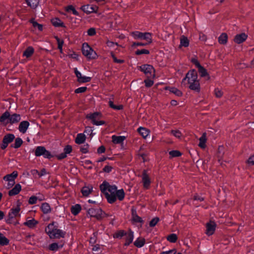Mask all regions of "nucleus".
<instances>
[{"label":"nucleus","instance_id":"dca6fc26","mask_svg":"<svg viewBox=\"0 0 254 254\" xmlns=\"http://www.w3.org/2000/svg\"><path fill=\"white\" fill-rule=\"evenodd\" d=\"M248 35L245 33L237 34L234 39V41L237 44H241L246 40Z\"/></svg>","mask_w":254,"mask_h":254},{"label":"nucleus","instance_id":"b1692460","mask_svg":"<svg viewBox=\"0 0 254 254\" xmlns=\"http://www.w3.org/2000/svg\"><path fill=\"white\" fill-rule=\"evenodd\" d=\"M86 139V136L83 133H78L77 134L75 139V142L78 144L83 143Z\"/></svg>","mask_w":254,"mask_h":254},{"label":"nucleus","instance_id":"412c9836","mask_svg":"<svg viewBox=\"0 0 254 254\" xmlns=\"http://www.w3.org/2000/svg\"><path fill=\"white\" fill-rule=\"evenodd\" d=\"M125 139L126 137L125 136H117L115 135L112 136V142L114 144H122Z\"/></svg>","mask_w":254,"mask_h":254},{"label":"nucleus","instance_id":"7ed1b4c3","mask_svg":"<svg viewBox=\"0 0 254 254\" xmlns=\"http://www.w3.org/2000/svg\"><path fill=\"white\" fill-rule=\"evenodd\" d=\"M88 214L91 217H95L97 220H101L105 217H108L109 214H106L100 208H91L88 210Z\"/></svg>","mask_w":254,"mask_h":254},{"label":"nucleus","instance_id":"69168bd1","mask_svg":"<svg viewBox=\"0 0 254 254\" xmlns=\"http://www.w3.org/2000/svg\"><path fill=\"white\" fill-rule=\"evenodd\" d=\"M191 62L195 64V65L198 68L200 67L201 65L199 64L198 60L195 58H193L191 60Z\"/></svg>","mask_w":254,"mask_h":254},{"label":"nucleus","instance_id":"9d476101","mask_svg":"<svg viewBox=\"0 0 254 254\" xmlns=\"http://www.w3.org/2000/svg\"><path fill=\"white\" fill-rule=\"evenodd\" d=\"M100 190H118L117 186L115 185H110L107 181H104L100 186ZM118 190H123V189Z\"/></svg>","mask_w":254,"mask_h":254},{"label":"nucleus","instance_id":"423d86ee","mask_svg":"<svg viewBox=\"0 0 254 254\" xmlns=\"http://www.w3.org/2000/svg\"><path fill=\"white\" fill-rule=\"evenodd\" d=\"M18 176V172L13 171L10 174H7L3 177V180L6 184V188L9 189L12 188L15 184V180Z\"/></svg>","mask_w":254,"mask_h":254},{"label":"nucleus","instance_id":"f03ea898","mask_svg":"<svg viewBox=\"0 0 254 254\" xmlns=\"http://www.w3.org/2000/svg\"><path fill=\"white\" fill-rule=\"evenodd\" d=\"M109 203H114L117 198L122 200L125 197L124 191H102Z\"/></svg>","mask_w":254,"mask_h":254},{"label":"nucleus","instance_id":"a18cd8bd","mask_svg":"<svg viewBox=\"0 0 254 254\" xmlns=\"http://www.w3.org/2000/svg\"><path fill=\"white\" fill-rule=\"evenodd\" d=\"M126 233H127L124 230H120L115 234L114 237L116 238H121L125 236Z\"/></svg>","mask_w":254,"mask_h":254},{"label":"nucleus","instance_id":"58836bf2","mask_svg":"<svg viewBox=\"0 0 254 254\" xmlns=\"http://www.w3.org/2000/svg\"><path fill=\"white\" fill-rule=\"evenodd\" d=\"M10 117V113L6 111L0 117V122L1 123H4L6 120H8V122L7 123H8Z\"/></svg>","mask_w":254,"mask_h":254},{"label":"nucleus","instance_id":"37998d69","mask_svg":"<svg viewBox=\"0 0 254 254\" xmlns=\"http://www.w3.org/2000/svg\"><path fill=\"white\" fill-rule=\"evenodd\" d=\"M169 90L171 93H173L179 97L181 96L183 94L182 92L180 90L178 89L175 87H171L170 88Z\"/></svg>","mask_w":254,"mask_h":254},{"label":"nucleus","instance_id":"de8ad7c7","mask_svg":"<svg viewBox=\"0 0 254 254\" xmlns=\"http://www.w3.org/2000/svg\"><path fill=\"white\" fill-rule=\"evenodd\" d=\"M56 39L58 43V49L60 50L61 53H62V47L64 44V41L63 40H61L58 37H56Z\"/></svg>","mask_w":254,"mask_h":254},{"label":"nucleus","instance_id":"f257e3e1","mask_svg":"<svg viewBox=\"0 0 254 254\" xmlns=\"http://www.w3.org/2000/svg\"><path fill=\"white\" fill-rule=\"evenodd\" d=\"M197 78L196 71L194 69L191 70L186 74L185 77L182 80V84H184L185 81L187 80L189 88L192 90L199 92L200 87Z\"/></svg>","mask_w":254,"mask_h":254},{"label":"nucleus","instance_id":"20e7f679","mask_svg":"<svg viewBox=\"0 0 254 254\" xmlns=\"http://www.w3.org/2000/svg\"><path fill=\"white\" fill-rule=\"evenodd\" d=\"M82 51L83 54L88 59H95L98 57L96 53L86 43L83 44Z\"/></svg>","mask_w":254,"mask_h":254},{"label":"nucleus","instance_id":"6ab92c4d","mask_svg":"<svg viewBox=\"0 0 254 254\" xmlns=\"http://www.w3.org/2000/svg\"><path fill=\"white\" fill-rule=\"evenodd\" d=\"M21 120V116L19 114H10L9 120L8 123L14 124L18 123Z\"/></svg>","mask_w":254,"mask_h":254},{"label":"nucleus","instance_id":"5701e85b","mask_svg":"<svg viewBox=\"0 0 254 254\" xmlns=\"http://www.w3.org/2000/svg\"><path fill=\"white\" fill-rule=\"evenodd\" d=\"M81 210V205L79 204H76L74 205H72L70 208V211L71 213L74 215H77Z\"/></svg>","mask_w":254,"mask_h":254},{"label":"nucleus","instance_id":"603ef678","mask_svg":"<svg viewBox=\"0 0 254 254\" xmlns=\"http://www.w3.org/2000/svg\"><path fill=\"white\" fill-rule=\"evenodd\" d=\"M171 133L174 136L178 138H181L182 135L181 131L178 130H172Z\"/></svg>","mask_w":254,"mask_h":254},{"label":"nucleus","instance_id":"2f4dec72","mask_svg":"<svg viewBox=\"0 0 254 254\" xmlns=\"http://www.w3.org/2000/svg\"><path fill=\"white\" fill-rule=\"evenodd\" d=\"M64 244L59 245L57 243H53L50 245L49 250L52 251H57L60 248H62L63 247Z\"/></svg>","mask_w":254,"mask_h":254},{"label":"nucleus","instance_id":"f3484780","mask_svg":"<svg viewBox=\"0 0 254 254\" xmlns=\"http://www.w3.org/2000/svg\"><path fill=\"white\" fill-rule=\"evenodd\" d=\"M142 181L143 184V187L145 189H148L149 186L150 184V181L149 177L147 175L145 171H144L142 176Z\"/></svg>","mask_w":254,"mask_h":254},{"label":"nucleus","instance_id":"864d4df0","mask_svg":"<svg viewBox=\"0 0 254 254\" xmlns=\"http://www.w3.org/2000/svg\"><path fill=\"white\" fill-rule=\"evenodd\" d=\"M37 200L38 198L37 197V196H32L29 198L28 203L30 204H34L37 203Z\"/></svg>","mask_w":254,"mask_h":254},{"label":"nucleus","instance_id":"4468645a","mask_svg":"<svg viewBox=\"0 0 254 254\" xmlns=\"http://www.w3.org/2000/svg\"><path fill=\"white\" fill-rule=\"evenodd\" d=\"M98 7L96 5L87 4L82 6V10L86 13H90L96 12L98 10Z\"/></svg>","mask_w":254,"mask_h":254},{"label":"nucleus","instance_id":"f704fd0d","mask_svg":"<svg viewBox=\"0 0 254 254\" xmlns=\"http://www.w3.org/2000/svg\"><path fill=\"white\" fill-rule=\"evenodd\" d=\"M9 242V240L3 234L0 233V245L1 246H6L8 245Z\"/></svg>","mask_w":254,"mask_h":254},{"label":"nucleus","instance_id":"79ce46f5","mask_svg":"<svg viewBox=\"0 0 254 254\" xmlns=\"http://www.w3.org/2000/svg\"><path fill=\"white\" fill-rule=\"evenodd\" d=\"M178 237L176 234H171L167 237V240L171 243H175Z\"/></svg>","mask_w":254,"mask_h":254},{"label":"nucleus","instance_id":"5fc2aeb1","mask_svg":"<svg viewBox=\"0 0 254 254\" xmlns=\"http://www.w3.org/2000/svg\"><path fill=\"white\" fill-rule=\"evenodd\" d=\"M214 94H215V96L216 97H217V98H220L223 95L222 91H221V90H220L219 88H215V90H214Z\"/></svg>","mask_w":254,"mask_h":254},{"label":"nucleus","instance_id":"2eb2a0df","mask_svg":"<svg viewBox=\"0 0 254 254\" xmlns=\"http://www.w3.org/2000/svg\"><path fill=\"white\" fill-rule=\"evenodd\" d=\"M65 232H64L63 230L57 229V227L55 229H54V231L51 235V237H50L51 239H59L60 238H64L65 235Z\"/></svg>","mask_w":254,"mask_h":254},{"label":"nucleus","instance_id":"c9c22d12","mask_svg":"<svg viewBox=\"0 0 254 254\" xmlns=\"http://www.w3.org/2000/svg\"><path fill=\"white\" fill-rule=\"evenodd\" d=\"M228 36L226 33H222L218 38V41L221 44H225L227 42Z\"/></svg>","mask_w":254,"mask_h":254},{"label":"nucleus","instance_id":"09e8293b","mask_svg":"<svg viewBox=\"0 0 254 254\" xmlns=\"http://www.w3.org/2000/svg\"><path fill=\"white\" fill-rule=\"evenodd\" d=\"M89 145L88 144H83L80 146V151L82 153H87L88 152Z\"/></svg>","mask_w":254,"mask_h":254},{"label":"nucleus","instance_id":"1a4fd4ad","mask_svg":"<svg viewBox=\"0 0 254 254\" xmlns=\"http://www.w3.org/2000/svg\"><path fill=\"white\" fill-rule=\"evenodd\" d=\"M20 210V208L19 205H17L15 208H11L8 213V218L6 220V223L8 224L11 223L12 219L19 215Z\"/></svg>","mask_w":254,"mask_h":254},{"label":"nucleus","instance_id":"f8f14e48","mask_svg":"<svg viewBox=\"0 0 254 254\" xmlns=\"http://www.w3.org/2000/svg\"><path fill=\"white\" fill-rule=\"evenodd\" d=\"M74 72L76 75V76L77 78V81L80 83H85L89 82L91 78L90 77L83 76L81 73L77 69V68H75Z\"/></svg>","mask_w":254,"mask_h":254},{"label":"nucleus","instance_id":"aec40b11","mask_svg":"<svg viewBox=\"0 0 254 254\" xmlns=\"http://www.w3.org/2000/svg\"><path fill=\"white\" fill-rule=\"evenodd\" d=\"M126 242L125 246H128L131 244L133 239V232L131 231H129L128 233H127L125 235Z\"/></svg>","mask_w":254,"mask_h":254},{"label":"nucleus","instance_id":"ddd939ff","mask_svg":"<svg viewBox=\"0 0 254 254\" xmlns=\"http://www.w3.org/2000/svg\"><path fill=\"white\" fill-rule=\"evenodd\" d=\"M100 115L99 113L96 112L93 114H90L87 116V118H89L92 120V123L93 125L96 126H100L104 125L105 124V122L103 121H98L96 120V118Z\"/></svg>","mask_w":254,"mask_h":254},{"label":"nucleus","instance_id":"bb28decb","mask_svg":"<svg viewBox=\"0 0 254 254\" xmlns=\"http://www.w3.org/2000/svg\"><path fill=\"white\" fill-rule=\"evenodd\" d=\"M137 130L139 134L144 138H146L150 133L149 130L145 127H139Z\"/></svg>","mask_w":254,"mask_h":254},{"label":"nucleus","instance_id":"393cba45","mask_svg":"<svg viewBox=\"0 0 254 254\" xmlns=\"http://www.w3.org/2000/svg\"><path fill=\"white\" fill-rule=\"evenodd\" d=\"M34 52V48L31 46H29L24 51L23 56L26 58H29L33 54Z\"/></svg>","mask_w":254,"mask_h":254},{"label":"nucleus","instance_id":"338daca9","mask_svg":"<svg viewBox=\"0 0 254 254\" xmlns=\"http://www.w3.org/2000/svg\"><path fill=\"white\" fill-rule=\"evenodd\" d=\"M66 156H67V154H65V152H64L63 153L58 154L57 156V157L58 159L61 160V159L66 158Z\"/></svg>","mask_w":254,"mask_h":254},{"label":"nucleus","instance_id":"c756f323","mask_svg":"<svg viewBox=\"0 0 254 254\" xmlns=\"http://www.w3.org/2000/svg\"><path fill=\"white\" fill-rule=\"evenodd\" d=\"M145 240L144 238H137L134 242V245L137 248H141L144 246Z\"/></svg>","mask_w":254,"mask_h":254},{"label":"nucleus","instance_id":"ea45409f","mask_svg":"<svg viewBox=\"0 0 254 254\" xmlns=\"http://www.w3.org/2000/svg\"><path fill=\"white\" fill-rule=\"evenodd\" d=\"M23 143V141L20 138H16L15 140L14 143L11 145V147L14 148H18L21 146Z\"/></svg>","mask_w":254,"mask_h":254},{"label":"nucleus","instance_id":"774afa93","mask_svg":"<svg viewBox=\"0 0 254 254\" xmlns=\"http://www.w3.org/2000/svg\"><path fill=\"white\" fill-rule=\"evenodd\" d=\"M173 252H176V249H173L168 251L162 252L160 254H173Z\"/></svg>","mask_w":254,"mask_h":254},{"label":"nucleus","instance_id":"cd10ccee","mask_svg":"<svg viewBox=\"0 0 254 254\" xmlns=\"http://www.w3.org/2000/svg\"><path fill=\"white\" fill-rule=\"evenodd\" d=\"M41 209L42 212L45 214H47L51 211V209L50 205L46 202L42 203Z\"/></svg>","mask_w":254,"mask_h":254},{"label":"nucleus","instance_id":"c03bdc74","mask_svg":"<svg viewBox=\"0 0 254 254\" xmlns=\"http://www.w3.org/2000/svg\"><path fill=\"white\" fill-rule=\"evenodd\" d=\"M30 23H31L34 27H37L39 30L42 31L43 30V25L41 24L37 23L36 21L34 20V19H31L30 21Z\"/></svg>","mask_w":254,"mask_h":254},{"label":"nucleus","instance_id":"473e14b6","mask_svg":"<svg viewBox=\"0 0 254 254\" xmlns=\"http://www.w3.org/2000/svg\"><path fill=\"white\" fill-rule=\"evenodd\" d=\"M199 146L201 148H204L205 147V142L206 141V133H203L202 136L199 138Z\"/></svg>","mask_w":254,"mask_h":254},{"label":"nucleus","instance_id":"a878e982","mask_svg":"<svg viewBox=\"0 0 254 254\" xmlns=\"http://www.w3.org/2000/svg\"><path fill=\"white\" fill-rule=\"evenodd\" d=\"M190 41L188 38L184 35L182 36L180 38V47H188L189 46Z\"/></svg>","mask_w":254,"mask_h":254},{"label":"nucleus","instance_id":"0e129e2a","mask_svg":"<svg viewBox=\"0 0 254 254\" xmlns=\"http://www.w3.org/2000/svg\"><path fill=\"white\" fill-rule=\"evenodd\" d=\"M67 11L71 10V11H72L73 14H74V15H78L77 11L75 10V9L72 5L68 6L67 8Z\"/></svg>","mask_w":254,"mask_h":254},{"label":"nucleus","instance_id":"c85d7f7f","mask_svg":"<svg viewBox=\"0 0 254 254\" xmlns=\"http://www.w3.org/2000/svg\"><path fill=\"white\" fill-rule=\"evenodd\" d=\"M38 223V222L36 221L34 219H32L29 220H27L26 222H25L24 224L25 226H27L29 228H34L37 224Z\"/></svg>","mask_w":254,"mask_h":254},{"label":"nucleus","instance_id":"4d7b16f0","mask_svg":"<svg viewBox=\"0 0 254 254\" xmlns=\"http://www.w3.org/2000/svg\"><path fill=\"white\" fill-rule=\"evenodd\" d=\"M132 219L133 221L135 223H142L143 222V220H142V219L140 217L138 216V215L132 217Z\"/></svg>","mask_w":254,"mask_h":254},{"label":"nucleus","instance_id":"7c9ffc66","mask_svg":"<svg viewBox=\"0 0 254 254\" xmlns=\"http://www.w3.org/2000/svg\"><path fill=\"white\" fill-rule=\"evenodd\" d=\"M26 3L28 6L32 8H36L39 4V0H26Z\"/></svg>","mask_w":254,"mask_h":254},{"label":"nucleus","instance_id":"0eeeda50","mask_svg":"<svg viewBox=\"0 0 254 254\" xmlns=\"http://www.w3.org/2000/svg\"><path fill=\"white\" fill-rule=\"evenodd\" d=\"M140 69L144 72L147 78H154L155 77V69L151 65H142L140 66Z\"/></svg>","mask_w":254,"mask_h":254},{"label":"nucleus","instance_id":"e433bc0d","mask_svg":"<svg viewBox=\"0 0 254 254\" xmlns=\"http://www.w3.org/2000/svg\"><path fill=\"white\" fill-rule=\"evenodd\" d=\"M14 138V134H8L4 136L2 140L5 141L6 143H9L13 140Z\"/></svg>","mask_w":254,"mask_h":254},{"label":"nucleus","instance_id":"72a5a7b5","mask_svg":"<svg viewBox=\"0 0 254 254\" xmlns=\"http://www.w3.org/2000/svg\"><path fill=\"white\" fill-rule=\"evenodd\" d=\"M51 21L55 27H64V23L58 18H53Z\"/></svg>","mask_w":254,"mask_h":254},{"label":"nucleus","instance_id":"9b49d317","mask_svg":"<svg viewBox=\"0 0 254 254\" xmlns=\"http://www.w3.org/2000/svg\"><path fill=\"white\" fill-rule=\"evenodd\" d=\"M216 224L215 222L210 221L206 224V232L205 233L208 236L212 235L215 232Z\"/></svg>","mask_w":254,"mask_h":254},{"label":"nucleus","instance_id":"6e6d98bb","mask_svg":"<svg viewBox=\"0 0 254 254\" xmlns=\"http://www.w3.org/2000/svg\"><path fill=\"white\" fill-rule=\"evenodd\" d=\"M150 78H147V79L144 80L145 86L147 87H151L154 83L153 81Z\"/></svg>","mask_w":254,"mask_h":254},{"label":"nucleus","instance_id":"a211bd4d","mask_svg":"<svg viewBox=\"0 0 254 254\" xmlns=\"http://www.w3.org/2000/svg\"><path fill=\"white\" fill-rule=\"evenodd\" d=\"M29 125L30 124L28 121H24L21 122L18 127L19 131L22 133H25L26 132Z\"/></svg>","mask_w":254,"mask_h":254},{"label":"nucleus","instance_id":"680f3d73","mask_svg":"<svg viewBox=\"0 0 254 254\" xmlns=\"http://www.w3.org/2000/svg\"><path fill=\"white\" fill-rule=\"evenodd\" d=\"M247 163L249 165H254V154L251 156L247 160Z\"/></svg>","mask_w":254,"mask_h":254},{"label":"nucleus","instance_id":"4c0bfd02","mask_svg":"<svg viewBox=\"0 0 254 254\" xmlns=\"http://www.w3.org/2000/svg\"><path fill=\"white\" fill-rule=\"evenodd\" d=\"M198 72L201 77L207 76V79H209L210 77L208 74L207 70L202 66L198 68Z\"/></svg>","mask_w":254,"mask_h":254},{"label":"nucleus","instance_id":"bf43d9fd","mask_svg":"<svg viewBox=\"0 0 254 254\" xmlns=\"http://www.w3.org/2000/svg\"><path fill=\"white\" fill-rule=\"evenodd\" d=\"M87 32L88 36H92L96 34V30L94 28H90Z\"/></svg>","mask_w":254,"mask_h":254},{"label":"nucleus","instance_id":"4be33fe9","mask_svg":"<svg viewBox=\"0 0 254 254\" xmlns=\"http://www.w3.org/2000/svg\"><path fill=\"white\" fill-rule=\"evenodd\" d=\"M55 222H52L49 224L48 226L45 228V231L46 233L49 235V237H51V235L53 234L54 229H56L57 226H55Z\"/></svg>","mask_w":254,"mask_h":254},{"label":"nucleus","instance_id":"a19ab883","mask_svg":"<svg viewBox=\"0 0 254 254\" xmlns=\"http://www.w3.org/2000/svg\"><path fill=\"white\" fill-rule=\"evenodd\" d=\"M109 105L111 108H112L114 110H121L123 109V105H115L114 104L113 102L111 100H109Z\"/></svg>","mask_w":254,"mask_h":254},{"label":"nucleus","instance_id":"6e6552de","mask_svg":"<svg viewBox=\"0 0 254 254\" xmlns=\"http://www.w3.org/2000/svg\"><path fill=\"white\" fill-rule=\"evenodd\" d=\"M35 155L36 156H43L46 158H51L52 157L51 153L43 146L37 147L35 151Z\"/></svg>","mask_w":254,"mask_h":254},{"label":"nucleus","instance_id":"e2e57ef3","mask_svg":"<svg viewBox=\"0 0 254 254\" xmlns=\"http://www.w3.org/2000/svg\"><path fill=\"white\" fill-rule=\"evenodd\" d=\"M64 152L65 154H69L72 151V147L70 145H66L64 149Z\"/></svg>","mask_w":254,"mask_h":254},{"label":"nucleus","instance_id":"49530a36","mask_svg":"<svg viewBox=\"0 0 254 254\" xmlns=\"http://www.w3.org/2000/svg\"><path fill=\"white\" fill-rule=\"evenodd\" d=\"M169 154L172 157H176L181 156L182 153L178 150H173L169 152Z\"/></svg>","mask_w":254,"mask_h":254},{"label":"nucleus","instance_id":"39448f33","mask_svg":"<svg viewBox=\"0 0 254 254\" xmlns=\"http://www.w3.org/2000/svg\"><path fill=\"white\" fill-rule=\"evenodd\" d=\"M131 35L135 39H143L146 40L149 44L151 43L152 41L151 34L149 32L142 33L136 31L131 32Z\"/></svg>","mask_w":254,"mask_h":254},{"label":"nucleus","instance_id":"3c124183","mask_svg":"<svg viewBox=\"0 0 254 254\" xmlns=\"http://www.w3.org/2000/svg\"><path fill=\"white\" fill-rule=\"evenodd\" d=\"M149 51L146 49L138 50L135 52V54L137 55H140L142 54L148 55L149 54Z\"/></svg>","mask_w":254,"mask_h":254},{"label":"nucleus","instance_id":"8fccbe9b","mask_svg":"<svg viewBox=\"0 0 254 254\" xmlns=\"http://www.w3.org/2000/svg\"><path fill=\"white\" fill-rule=\"evenodd\" d=\"M159 218L157 217H156L154 218H153L149 223V226L150 227H154L157 223L159 222Z\"/></svg>","mask_w":254,"mask_h":254},{"label":"nucleus","instance_id":"052dcab7","mask_svg":"<svg viewBox=\"0 0 254 254\" xmlns=\"http://www.w3.org/2000/svg\"><path fill=\"white\" fill-rule=\"evenodd\" d=\"M86 90H87L86 87H79V88H77L76 89H75V92L76 93H83L85 91H86Z\"/></svg>","mask_w":254,"mask_h":254},{"label":"nucleus","instance_id":"13d9d810","mask_svg":"<svg viewBox=\"0 0 254 254\" xmlns=\"http://www.w3.org/2000/svg\"><path fill=\"white\" fill-rule=\"evenodd\" d=\"M111 56L115 63L119 64H122L124 63V61L123 60L118 59L112 52L111 53Z\"/></svg>","mask_w":254,"mask_h":254}]
</instances>
